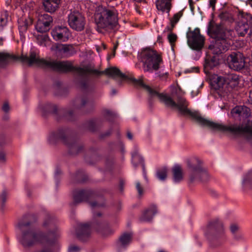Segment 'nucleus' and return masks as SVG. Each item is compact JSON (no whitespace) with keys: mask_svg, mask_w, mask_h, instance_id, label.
I'll return each mask as SVG.
<instances>
[{"mask_svg":"<svg viewBox=\"0 0 252 252\" xmlns=\"http://www.w3.org/2000/svg\"><path fill=\"white\" fill-rule=\"evenodd\" d=\"M139 57L143 63L145 72H153L154 70H158L162 62L161 56L157 51L149 47L143 49Z\"/></svg>","mask_w":252,"mask_h":252,"instance_id":"obj_8","label":"nucleus"},{"mask_svg":"<svg viewBox=\"0 0 252 252\" xmlns=\"http://www.w3.org/2000/svg\"><path fill=\"white\" fill-rule=\"evenodd\" d=\"M57 50L60 52L61 55L68 57L76 53V51L70 44H58L56 46Z\"/></svg>","mask_w":252,"mask_h":252,"instance_id":"obj_19","label":"nucleus"},{"mask_svg":"<svg viewBox=\"0 0 252 252\" xmlns=\"http://www.w3.org/2000/svg\"><path fill=\"white\" fill-rule=\"evenodd\" d=\"M19 23V29L20 32H26L28 28L29 24L26 19H21L18 21Z\"/></svg>","mask_w":252,"mask_h":252,"instance_id":"obj_34","label":"nucleus"},{"mask_svg":"<svg viewBox=\"0 0 252 252\" xmlns=\"http://www.w3.org/2000/svg\"><path fill=\"white\" fill-rule=\"evenodd\" d=\"M95 215L97 217H100V216H101L102 214L101 213H97Z\"/></svg>","mask_w":252,"mask_h":252,"instance_id":"obj_60","label":"nucleus"},{"mask_svg":"<svg viewBox=\"0 0 252 252\" xmlns=\"http://www.w3.org/2000/svg\"><path fill=\"white\" fill-rule=\"evenodd\" d=\"M238 17L239 19L243 20V23L247 24L251 29V32L252 31V15L243 11H239Z\"/></svg>","mask_w":252,"mask_h":252,"instance_id":"obj_25","label":"nucleus"},{"mask_svg":"<svg viewBox=\"0 0 252 252\" xmlns=\"http://www.w3.org/2000/svg\"><path fill=\"white\" fill-rule=\"evenodd\" d=\"M117 48V45H115V46L114 47V50L115 51L116 48Z\"/></svg>","mask_w":252,"mask_h":252,"instance_id":"obj_64","label":"nucleus"},{"mask_svg":"<svg viewBox=\"0 0 252 252\" xmlns=\"http://www.w3.org/2000/svg\"><path fill=\"white\" fill-rule=\"evenodd\" d=\"M62 173L61 171L59 169H57L56 171V175H60Z\"/></svg>","mask_w":252,"mask_h":252,"instance_id":"obj_55","label":"nucleus"},{"mask_svg":"<svg viewBox=\"0 0 252 252\" xmlns=\"http://www.w3.org/2000/svg\"><path fill=\"white\" fill-rule=\"evenodd\" d=\"M247 181L252 182V171L249 172L248 174L247 177L244 180L243 183H245Z\"/></svg>","mask_w":252,"mask_h":252,"instance_id":"obj_45","label":"nucleus"},{"mask_svg":"<svg viewBox=\"0 0 252 252\" xmlns=\"http://www.w3.org/2000/svg\"><path fill=\"white\" fill-rule=\"evenodd\" d=\"M44 108L47 112L54 114L56 119L58 121H59L61 119L59 115H63L64 119L68 121H73L74 120L73 112L71 110L66 111L64 109H60L58 111L56 105H53L51 103H47L45 104Z\"/></svg>","mask_w":252,"mask_h":252,"instance_id":"obj_12","label":"nucleus"},{"mask_svg":"<svg viewBox=\"0 0 252 252\" xmlns=\"http://www.w3.org/2000/svg\"><path fill=\"white\" fill-rule=\"evenodd\" d=\"M208 32L213 39V44L209 45L208 48L213 50L214 54H220L228 50L231 44L230 40L226 37V32L220 25L211 26L210 24Z\"/></svg>","mask_w":252,"mask_h":252,"instance_id":"obj_4","label":"nucleus"},{"mask_svg":"<svg viewBox=\"0 0 252 252\" xmlns=\"http://www.w3.org/2000/svg\"><path fill=\"white\" fill-rule=\"evenodd\" d=\"M92 226L96 231L105 237L110 235L114 232V230L110 227L106 221L97 220L93 223Z\"/></svg>","mask_w":252,"mask_h":252,"instance_id":"obj_16","label":"nucleus"},{"mask_svg":"<svg viewBox=\"0 0 252 252\" xmlns=\"http://www.w3.org/2000/svg\"><path fill=\"white\" fill-rule=\"evenodd\" d=\"M187 43L189 47L196 52H201L204 48L205 38L198 28L194 30L189 28L187 33Z\"/></svg>","mask_w":252,"mask_h":252,"instance_id":"obj_9","label":"nucleus"},{"mask_svg":"<svg viewBox=\"0 0 252 252\" xmlns=\"http://www.w3.org/2000/svg\"><path fill=\"white\" fill-rule=\"evenodd\" d=\"M214 89L216 90L222 89L224 86L227 85L223 83V80L220 77H218L217 80L214 81L212 84Z\"/></svg>","mask_w":252,"mask_h":252,"instance_id":"obj_32","label":"nucleus"},{"mask_svg":"<svg viewBox=\"0 0 252 252\" xmlns=\"http://www.w3.org/2000/svg\"><path fill=\"white\" fill-rule=\"evenodd\" d=\"M37 221V217L34 214H26L19 220L17 227L21 232L20 241L25 247L32 246L36 243L41 244L54 243L60 234L57 226L51 223L49 220L44 222V226L49 225L52 230H50L47 234L42 232H37L34 223Z\"/></svg>","mask_w":252,"mask_h":252,"instance_id":"obj_3","label":"nucleus"},{"mask_svg":"<svg viewBox=\"0 0 252 252\" xmlns=\"http://www.w3.org/2000/svg\"><path fill=\"white\" fill-rule=\"evenodd\" d=\"M7 193L6 190H4L0 196V210L3 212L5 209V203L7 200Z\"/></svg>","mask_w":252,"mask_h":252,"instance_id":"obj_33","label":"nucleus"},{"mask_svg":"<svg viewBox=\"0 0 252 252\" xmlns=\"http://www.w3.org/2000/svg\"><path fill=\"white\" fill-rule=\"evenodd\" d=\"M112 93L113 94H115L116 93V91L115 89L112 90Z\"/></svg>","mask_w":252,"mask_h":252,"instance_id":"obj_62","label":"nucleus"},{"mask_svg":"<svg viewBox=\"0 0 252 252\" xmlns=\"http://www.w3.org/2000/svg\"><path fill=\"white\" fill-rule=\"evenodd\" d=\"M68 251L69 252H78L80 251V248L77 246L72 245L69 247Z\"/></svg>","mask_w":252,"mask_h":252,"instance_id":"obj_42","label":"nucleus"},{"mask_svg":"<svg viewBox=\"0 0 252 252\" xmlns=\"http://www.w3.org/2000/svg\"><path fill=\"white\" fill-rule=\"evenodd\" d=\"M111 131H112L111 130H109L106 131L105 132L99 135V138L101 139H103L109 136L111 133Z\"/></svg>","mask_w":252,"mask_h":252,"instance_id":"obj_44","label":"nucleus"},{"mask_svg":"<svg viewBox=\"0 0 252 252\" xmlns=\"http://www.w3.org/2000/svg\"><path fill=\"white\" fill-rule=\"evenodd\" d=\"M194 69L195 70V72H198L199 70V68L197 67L194 68Z\"/></svg>","mask_w":252,"mask_h":252,"instance_id":"obj_61","label":"nucleus"},{"mask_svg":"<svg viewBox=\"0 0 252 252\" xmlns=\"http://www.w3.org/2000/svg\"><path fill=\"white\" fill-rule=\"evenodd\" d=\"M94 192L91 189H81L75 190L73 192V201L70 205H76L83 201H89L94 197Z\"/></svg>","mask_w":252,"mask_h":252,"instance_id":"obj_13","label":"nucleus"},{"mask_svg":"<svg viewBox=\"0 0 252 252\" xmlns=\"http://www.w3.org/2000/svg\"><path fill=\"white\" fill-rule=\"evenodd\" d=\"M5 154L2 151H0V161H5Z\"/></svg>","mask_w":252,"mask_h":252,"instance_id":"obj_49","label":"nucleus"},{"mask_svg":"<svg viewBox=\"0 0 252 252\" xmlns=\"http://www.w3.org/2000/svg\"><path fill=\"white\" fill-rule=\"evenodd\" d=\"M158 76L159 77V78L161 79H163L164 78H166L167 76V73H163L162 74H160L159 73H157Z\"/></svg>","mask_w":252,"mask_h":252,"instance_id":"obj_53","label":"nucleus"},{"mask_svg":"<svg viewBox=\"0 0 252 252\" xmlns=\"http://www.w3.org/2000/svg\"><path fill=\"white\" fill-rule=\"evenodd\" d=\"M39 19L42 20V21H44V22H48V23L51 25H52L53 24L52 17L47 14L41 15Z\"/></svg>","mask_w":252,"mask_h":252,"instance_id":"obj_36","label":"nucleus"},{"mask_svg":"<svg viewBox=\"0 0 252 252\" xmlns=\"http://www.w3.org/2000/svg\"><path fill=\"white\" fill-rule=\"evenodd\" d=\"M171 0H157L156 7L158 10L166 12L168 14L171 8Z\"/></svg>","mask_w":252,"mask_h":252,"instance_id":"obj_22","label":"nucleus"},{"mask_svg":"<svg viewBox=\"0 0 252 252\" xmlns=\"http://www.w3.org/2000/svg\"><path fill=\"white\" fill-rule=\"evenodd\" d=\"M96 121L94 120H91L86 123V126L90 130L94 131L95 130V124Z\"/></svg>","mask_w":252,"mask_h":252,"instance_id":"obj_37","label":"nucleus"},{"mask_svg":"<svg viewBox=\"0 0 252 252\" xmlns=\"http://www.w3.org/2000/svg\"><path fill=\"white\" fill-rule=\"evenodd\" d=\"M53 38L56 40L65 41L69 35L68 29L66 27H56L51 32Z\"/></svg>","mask_w":252,"mask_h":252,"instance_id":"obj_17","label":"nucleus"},{"mask_svg":"<svg viewBox=\"0 0 252 252\" xmlns=\"http://www.w3.org/2000/svg\"><path fill=\"white\" fill-rule=\"evenodd\" d=\"M94 20L97 31L101 32L103 29H113L118 25V14L113 8L99 6L95 11Z\"/></svg>","mask_w":252,"mask_h":252,"instance_id":"obj_5","label":"nucleus"},{"mask_svg":"<svg viewBox=\"0 0 252 252\" xmlns=\"http://www.w3.org/2000/svg\"><path fill=\"white\" fill-rule=\"evenodd\" d=\"M132 239V234L129 233L123 234L119 238V241L121 245L126 247L129 244Z\"/></svg>","mask_w":252,"mask_h":252,"instance_id":"obj_28","label":"nucleus"},{"mask_svg":"<svg viewBox=\"0 0 252 252\" xmlns=\"http://www.w3.org/2000/svg\"><path fill=\"white\" fill-rule=\"evenodd\" d=\"M219 64V59L215 56L207 55L205 59L204 69L205 73H209V70Z\"/></svg>","mask_w":252,"mask_h":252,"instance_id":"obj_18","label":"nucleus"},{"mask_svg":"<svg viewBox=\"0 0 252 252\" xmlns=\"http://www.w3.org/2000/svg\"><path fill=\"white\" fill-rule=\"evenodd\" d=\"M229 79L230 80H233L235 83H238L239 78L236 75L232 74L229 77Z\"/></svg>","mask_w":252,"mask_h":252,"instance_id":"obj_48","label":"nucleus"},{"mask_svg":"<svg viewBox=\"0 0 252 252\" xmlns=\"http://www.w3.org/2000/svg\"><path fill=\"white\" fill-rule=\"evenodd\" d=\"M56 85H57V86L59 87L61 85V83L59 82H58L56 83Z\"/></svg>","mask_w":252,"mask_h":252,"instance_id":"obj_63","label":"nucleus"},{"mask_svg":"<svg viewBox=\"0 0 252 252\" xmlns=\"http://www.w3.org/2000/svg\"><path fill=\"white\" fill-rule=\"evenodd\" d=\"M68 23L72 29L76 31H82L85 28V18L78 11H73L68 16Z\"/></svg>","mask_w":252,"mask_h":252,"instance_id":"obj_11","label":"nucleus"},{"mask_svg":"<svg viewBox=\"0 0 252 252\" xmlns=\"http://www.w3.org/2000/svg\"><path fill=\"white\" fill-rule=\"evenodd\" d=\"M173 179L175 182L178 183L183 179V174L182 167L179 165H175L172 168Z\"/></svg>","mask_w":252,"mask_h":252,"instance_id":"obj_24","label":"nucleus"},{"mask_svg":"<svg viewBox=\"0 0 252 252\" xmlns=\"http://www.w3.org/2000/svg\"><path fill=\"white\" fill-rule=\"evenodd\" d=\"M47 38H48V36L47 35H45L43 36L42 39L44 41H46V39H47Z\"/></svg>","mask_w":252,"mask_h":252,"instance_id":"obj_56","label":"nucleus"},{"mask_svg":"<svg viewBox=\"0 0 252 252\" xmlns=\"http://www.w3.org/2000/svg\"><path fill=\"white\" fill-rule=\"evenodd\" d=\"M250 98L251 99V100L252 102V91L250 92Z\"/></svg>","mask_w":252,"mask_h":252,"instance_id":"obj_58","label":"nucleus"},{"mask_svg":"<svg viewBox=\"0 0 252 252\" xmlns=\"http://www.w3.org/2000/svg\"><path fill=\"white\" fill-rule=\"evenodd\" d=\"M57 238L54 243L47 244L48 245V247L38 250L35 252H55V250L57 249L58 248V245L57 243Z\"/></svg>","mask_w":252,"mask_h":252,"instance_id":"obj_29","label":"nucleus"},{"mask_svg":"<svg viewBox=\"0 0 252 252\" xmlns=\"http://www.w3.org/2000/svg\"><path fill=\"white\" fill-rule=\"evenodd\" d=\"M89 203L90 206L92 208L102 207H104L105 206V203L104 202L98 203L97 202L94 201V202H89Z\"/></svg>","mask_w":252,"mask_h":252,"instance_id":"obj_39","label":"nucleus"},{"mask_svg":"<svg viewBox=\"0 0 252 252\" xmlns=\"http://www.w3.org/2000/svg\"><path fill=\"white\" fill-rule=\"evenodd\" d=\"M189 181L190 183L198 181L203 183L208 182L210 176L203 166L202 161L196 157L187 160Z\"/></svg>","mask_w":252,"mask_h":252,"instance_id":"obj_6","label":"nucleus"},{"mask_svg":"<svg viewBox=\"0 0 252 252\" xmlns=\"http://www.w3.org/2000/svg\"><path fill=\"white\" fill-rule=\"evenodd\" d=\"M124 182L123 180H121L120 182L119 189L121 192H123L124 191Z\"/></svg>","mask_w":252,"mask_h":252,"instance_id":"obj_51","label":"nucleus"},{"mask_svg":"<svg viewBox=\"0 0 252 252\" xmlns=\"http://www.w3.org/2000/svg\"><path fill=\"white\" fill-rule=\"evenodd\" d=\"M91 224L80 223L78 225L76 229V234L77 238L82 241H85L91 236Z\"/></svg>","mask_w":252,"mask_h":252,"instance_id":"obj_15","label":"nucleus"},{"mask_svg":"<svg viewBox=\"0 0 252 252\" xmlns=\"http://www.w3.org/2000/svg\"><path fill=\"white\" fill-rule=\"evenodd\" d=\"M223 232V225L221 222L215 220L209 222L208 224L206 235L209 237H216Z\"/></svg>","mask_w":252,"mask_h":252,"instance_id":"obj_14","label":"nucleus"},{"mask_svg":"<svg viewBox=\"0 0 252 252\" xmlns=\"http://www.w3.org/2000/svg\"><path fill=\"white\" fill-rule=\"evenodd\" d=\"M20 60L22 63H27L31 66L33 64L46 68H51L53 70L63 73L71 71L76 72L81 77L78 82L80 89L86 91L88 88V79L86 77L88 73V66L84 67L73 66L68 61H48L37 57L34 51H31L29 55H22L20 57L8 53H0V62L1 67H4L6 64L17 61Z\"/></svg>","mask_w":252,"mask_h":252,"instance_id":"obj_2","label":"nucleus"},{"mask_svg":"<svg viewBox=\"0 0 252 252\" xmlns=\"http://www.w3.org/2000/svg\"><path fill=\"white\" fill-rule=\"evenodd\" d=\"M51 27L52 25L49 24L48 22L42 21L40 19H38L35 27L37 31L41 33L48 32Z\"/></svg>","mask_w":252,"mask_h":252,"instance_id":"obj_26","label":"nucleus"},{"mask_svg":"<svg viewBox=\"0 0 252 252\" xmlns=\"http://www.w3.org/2000/svg\"><path fill=\"white\" fill-rule=\"evenodd\" d=\"M87 102V99L86 97H77L74 101V106L76 109H80L85 105Z\"/></svg>","mask_w":252,"mask_h":252,"instance_id":"obj_30","label":"nucleus"},{"mask_svg":"<svg viewBox=\"0 0 252 252\" xmlns=\"http://www.w3.org/2000/svg\"><path fill=\"white\" fill-rule=\"evenodd\" d=\"M189 5H190V6L191 9V10H193V7H192V0H189Z\"/></svg>","mask_w":252,"mask_h":252,"instance_id":"obj_57","label":"nucleus"},{"mask_svg":"<svg viewBox=\"0 0 252 252\" xmlns=\"http://www.w3.org/2000/svg\"><path fill=\"white\" fill-rule=\"evenodd\" d=\"M157 213L156 207L152 206L143 212L140 218V220L141 221H151Z\"/></svg>","mask_w":252,"mask_h":252,"instance_id":"obj_21","label":"nucleus"},{"mask_svg":"<svg viewBox=\"0 0 252 252\" xmlns=\"http://www.w3.org/2000/svg\"><path fill=\"white\" fill-rule=\"evenodd\" d=\"M247 3L252 5V0H248Z\"/></svg>","mask_w":252,"mask_h":252,"instance_id":"obj_59","label":"nucleus"},{"mask_svg":"<svg viewBox=\"0 0 252 252\" xmlns=\"http://www.w3.org/2000/svg\"><path fill=\"white\" fill-rule=\"evenodd\" d=\"M126 136H127V137L129 140H132L133 139V135L130 131H129V130L127 131Z\"/></svg>","mask_w":252,"mask_h":252,"instance_id":"obj_52","label":"nucleus"},{"mask_svg":"<svg viewBox=\"0 0 252 252\" xmlns=\"http://www.w3.org/2000/svg\"><path fill=\"white\" fill-rule=\"evenodd\" d=\"M9 105L8 104V102L7 101H5L2 107V110L5 113H7L9 111Z\"/></svg>","mask_w":252,"mask_h":252,"instance_id":"obj_43","label":"nucleus"},{"mask_svg":"<svg viewBox=\"0 0 252 252\" xmlns=\"http://www.w3.org/2000/svg\"><path fill=\"white\" fill-rule=\"evenodd\" d=\"M216 1H217V0H210V2H209L210 6L212 7L213 10H214L215 8V4H216Z\"/></svg>","mask_w":252,"mask_h":252,"instance_id":"obj_50","label":"nucleus"},{"mask_svg":"<svg viewBox=\"0 0 252 252\" xmlns=\"http://www.w3.org/2000/svg\"><path fill=\"white\" fill-rule=\"evenodd\" d=\"M183 15V12L182 11H179V12L175 14L173 16V17L170 19V27H167L166 29L167 31L172 32L173 29L175 26V25L177 22L179 21L180 18Z\"/></svg>","mask_w":252,"mask_h":252,"instance_id":"obj_27","label":"nucleus"},{"mask_svg":"<svg viewBox=\"0 0 252 252\" xmlns=\"http://www.w3.org/2000/svg\"><path fill=\"white\" fill-rule=\"evenodd\" d=\"M104 116L109 121L112 120L115 117V114L109 110L105 109L103 111Z\"/></svg>","mask_w":252,"mask_h":252,"instance_id":"obj_35","label":"nucleus"},{"mask_svg":"<svg viewBox=\"0 0 252 252\" xmlns=\"http://www.w3.org/2000/svg\"><path fill=\"white\" fill-rule=\"evenodd\" d=\"M170 32L171 33L168 35V39L170 44L172 45V44L176 41L177 36L176 34L173 33L171 32Z\"/></svg>","mask_w":252,"mask_h":252,"instance_id":"obj_38","label":"nucleus"},{"mask_svg":"<svg viewBox=\"0 0 252 252\" xmlns=\"http://www.w3.org/2000/svg\"><path fill=\"white\" fill-rule=\"evenodd\" d=\"M87 71L88 73H92L98 76L105 74L115 80H118L119 85H121L123 81H131L135 85L140 86L146 90L149 93L151 98L158 97L161 101L164 103L167 107L176 108L182 115H189L201 126L208 127L212 130V121L202 117L198 111L192 112L188 108L189 102L184 97L178 96L176 102L171 97L163 94H160L150 86L145 84L142 79H136L134 78L129 77L123 73L116 67L107 68L105 70L101 71L93 69L90 65H88Z\"/></svg>","mask_w":252,"mask_h":252,"instance_id":"obj_1","label":"nucleus"},{"mask_svg":"<svg viewBox=\"0 0 252 252\" xmlns=\"http://www.w3.org/2000/svg\"><path fill=\"white\" fill-rule=\"evenodd\" d=\"M167 169L163 167L157 170L156 176L161 181H164L167 178Z\"/></svg>","mask_w":252,"mask_h":252,"instance_id":"obj_31","label":"nucleus"},{"mask_svg":"<svg viewBox=\"0 0 252 252\" xmlns=\"http://www.w3.org/2000/svg\"><path fill=\"white\" fill-rule=\"evenodd\" d=\"M210 192H211L212 195L213 196L217 197L219 195L218 193L216 190H211Z\"/></svg>","mask_w":252,"mask_h":252,"instance_id":"obj_54","label":"nucleus"},{"mask_svg":"<svg viewBox=\"0 0 252 252\" xmlns=\"http://www.w3.org/2000/svg\"><path fill=\"white\" fill-rule=\"evenodd\" d=\"M230 228L232 233H235L238 230V226L235 224H231Z\"/></svg>","mask_w":252,"mask_h":252,"instance_id":"obj_46","label":"nucleus"},{"mask_svg":"<svg viewBox=\"0 0 252 252\" xmlns=\"http://www.w3.org/2000/svg\"><path fill=\"white\" fill-rule=\"evenodd\" d=\"M136 189H137V191L138 192L139 195L140 196H141L143 194V187L141 186V185H140L139 182H137L136 183Z\"/></svg>","mask_w":252,"mask_h":252,"instance_id":"obj_40","label":"nucleus"},{"mask_svg":"<svg viewBox=\"0 0 252 252\" xmlns=\"http://www.w3.org/2000/svg\"><path fill=\"white\" fill-rule=\"evenodd\" d=\"M239 22L235 27V30L239 36H244L248 32L249 26L247 24L243 23L242 19H239Z\"/></svg>","mask_w":252,"mask_h":252,"instance_id":"obj_23","label":"nucleus"},{"mask_svg":"<svg viewBox=\"0 0 252 252\" xmlns=\"http://www.w3.org/2000/svg\"><path fill=\"white\" fill-rule=\"evenodd\" d=\"M245 60L246 58L242 53L235 51L228 55L226 62L230 69L235 71H240L245 68Z\"/></svg>","mask_w":252,"mask_h":252,"instance_id":"obj_10","label":"nucleus"},{"mask_svg":"<svg viewBox=\"0 0 252 252\" xmlns=\"http://www.w3.org/2000/svg\"><path fill=\"white\" fill-rule=\"evenodd\" d=\"M242 108L239 107H236L232 110V112L234 114H238L240 115L242 113Z\"/></svg>","mask_w":252,"mask_h":252,"instance_id":"obj_47","label":"nucleus"},{"mask_svg":"<svg viewBox=\"0 0 252 252\" xmlns=\"http://www.w3.org/2000/svg\"><path fill=\"white\" fill-rule=\"evenodd\" d=\"M70 134L71 131L69 129L61 128L52 133L50 136V139L53 142L61 140L67 146L68 154L71 156H76L83 151L84 146L80 141L72 139Z\"/></svg>","mask_w":252,"mask_h":252,"instance_id":"obj_7","label":"nucleus"},{"mask_svg":"<svg viewBox=\"0 0 252 252\" xmlns=\"http://www.w3.org/2000/svg\"><path fill=\"white\" fill-rule=\"evenodd\" d=\"M61 0H43L44 10L49 13H54L59 8Z\"/></svg>","mask_w":252,"mask_h":252,"instance_id":"obj_20","label":"nucleus"},{"mask_svg":"<svg viewBox=\"0 0 252 252\" xmlns=\"http://www.w3.org/2000/svg\"><path fill=\"white\" fill-rule=\"evenodd\" d=\"M229 17L230 14L227 12H222L220 14V17L223 20H227Z\"/></svg>","mask_w":252,"mask_h":252,"instance_id":"obj_41","label":"nucleus"}]
</instances>
